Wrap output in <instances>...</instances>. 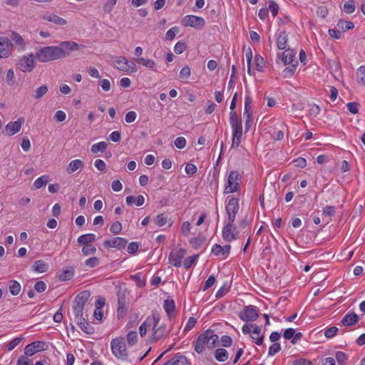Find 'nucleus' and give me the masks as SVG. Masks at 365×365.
<instances>
[{"label":"nucleus","mask_w":365,"mask_h":365,"mask_svg":"<svg viewBox=\"0 0 365 365\" xmlns=\"http://www.w3.org/2000/svg\"><path fill=\"white\" fill-rule=\"evenodd\" d=\"M218 335L215 334L214 331L208 329L202 334H200L195 344V351L197 354H201L204 351L205 347L208 349L214 348L218 341Z\"/></svg>","instance_id":"obj_1"},{"label":"nucleus","mask_w":365,"mask_h":365,"mask_svg":"<svg viewBox=\"0 0 365 365\" xmlns=\"http://www.w3.org/2000/svg\"><path fill=\"white\" fill-rule=\"evenodd\" d=\"M63 54L56 46H49L38 49L35 58L40 62L46 63L61 59Z\"/></svg>","instance_id":"obj_2"},{"label":"nucleus","mask_w":365,"mask_h":365,"mask_svg":"<svg viewBox=\"0 0 365 365\" xmlns=\"http://www.w3.org/2000/svg\"><path fill=\"white\" fill-rule=\"evenodd\" d=\"M91 296L90 292L88 290L80 292L73 301V310L75 315L76 321L84 318L83 310L86 302Z\"/></svg>","instance_id":"obj_3"},{"label":"nucleus","mask_w":365,"mask_h":365,"mask_svg":"<svg viewBox=\"0 0 365 365\" xmlns=\"http://www.w3.org/2000/svg\"><path fill=\"white\" fill-rule=\"evenodd\" d=\"M111 350L115 356L122 360H126L128 352L125 347L124 338L119 337L112 340Z\"/></svg>","instance_id":"obj_4"},{"label":"nucleus","mask_w":365,"mask_h":365,"mask_svg":"<svg viewBox=\"0 0 365 365\" xmlns=\"http://www.w3.org/2000/svg\"><path fill=\"white\" fill-rule=\"evenodd\" d=\"M241 176L237 171H231L227 178V185L225 187L224 192L232 193L239 190Z\"/></svg>","instance_id":"obj_5"},{"label":"nucleus","mask_w":365,"mask_h":365,"mask_svg":"<svg viewBox=\"0 0 365 365\" xmlns=\"http://www.w3.org/2000/svg\"><path fill=\"white\" fill-rule=\"evenodd\" d=\"M239 207V200L237 198L234 197L227 198V202L225 207L226 214L227 215V221L235 222Z\"/></svg>","instance_id":"obj_6"},{"label":"nucleus","mask_w":365,"mask_h":365,"mask_svg":"<svg viewBox=\"0 0 365 365\" xmlns=\"http://www.w3.org/2000/svg\"><path fill=\"white\" fill-rule=\"evenodd\" d=\"M183 25L185 26L193 27L196 29H202L205 25V21L202 17L194 15H187L183 19Z\"/></svg>","instance_id":"obj_7"},{"label":"nucleus","mask_w":365,"mask_h":365,"mask_svg":"<svg viewBox=\"0 0 365 365\" xmlns=\"http://www.w3.org/2000/svg\"><path fill=\"white\" fill-rule=\"evenodd\" d=\"M259 317L257 308L252 305L245 307L243 311L240 313L239 317L243 322L255 321Z\"/></svg>","instance_id":"obj_8"},{"label":"nucleus","mask_w":365,"mask_h":365,"mask_svg":"<svg viewBox=\"0 0 365 365\" xmlns=\"http://www.w3.org/2000/svg\"><path fill=\"white\" fill-rule=\"evenodd\" d=\"M234 222L226 221V224L224 226L222 234L224 240L227 242H231L234 240L237 239L238 232L235 233L236 227L234 226Z\"/></svg>","instance_id":"obj_9"},{"label":"nucleus","mask_w":365,"mask_h":365,"mask_svg":"<svg viewBox=\"0 0 365 365\" xmlns=\"http://www.w3.org/2000/svg\"><path fill=\"white\" fill-rule=\"evenodd\" d=\"M46 344L45 341H36L27 344L24 348V354L26 356H32L36 353L46 349Z\"/></svg>","instance_id":"obj_10"},{"label":"nucleus","mask_w":365,"mask_h":365,"mask_svg":"<svg viewBox=\"0 0 365 365\" xmlns=\"http://www.w3.org/2000/svg\"><path fill=\"white\" fill-rule=\"evenodd\" d=\"M186 255L185 249L180 248L178 250L174 252L172 251L168 257L169 263L175 267H180L182 266V260Z\"/></svg>","instance_id":"obj_11"},{"label":"nucleus","mask_w":365,"mask_h":365,"mask_svg":"<svg viewBox=\"0 0 365 365\" xmlns=\"http://www.w3.org/2000/svg\"><path fill=\"white\" fill-rule=\"evenodd\" d=\"M56 46L64 53L62 56V58H63L68 56L71 52L78 50L81 46L75 41H61L60 44Z\"/></svg>","instance_id":"obj_12"},{"label":"nucleus","mask_w":365,"mask_h":365,"mask_svg":"<svg viewBox=\"0 0 365 365\" xmlns=\"http://www.w3.org/2000/svg\"><path fill=\"white\" fill-rule=\"evenodd\" d=\"M35 67L33 54L23 56L19 62V68L23 72H30Z\"/></svg>","instance_id":"obj_13"},{"label":"nucleus","mask_w":365,"mask_h":365,"mask_svg":"<svg viewBox=\"0 0 365 365\" xmlns=\"http://www.w3.org/2000/svg\"><path fill=\"white\" fill-rule=\"evenodd\" d=\"M296 51L294 49L287 48L282 53H277V60H281L284 65L295 63ZM277 63H279L277 61Z\"/></svg>","instance_id":"obj_14"},{"label":"nucleus","mask_w":365,"mask_h":365,"mask_svg":"<svg viewBox=\"0 0 365 365\" xmlns=\"http://www.w3.org/2000/svg\"><path fill=\"white\" fill-rule=\"evenodd\" d=\"M12 43L7 37L0 36V58H8L11 53Z\"/></svg>","instance_id":"obj_15"},{"label":"nucleus","mask_w":365,"mask_h":365,"mask_svg":"<svg viewBox=\"0 0 365 365\" xmlns=\"http://www.w3.org/2000/svg\"><path fill=\"white\" fill-rule=\"evenodd\" d=\"M128 243V240L125 238L115 237L112 238L111 240H106L103 242L104 247H113L118 250L124 249Z\"/></svg>","instance_id":"obj_16"},{"label":"nucleus","mask_w":365,"mask_h":365,"mask_svg":"<svg viewBox=\"0 0 365 365\" xmlns=\"http://www.w3.org/2000/svg\"><path fill=\"white\" fill-rule=\"evenodd\" d=\"M24 122V118L21 117L16 121L9 122L5 127L9 135H14L20 131L22 124Z\"/></svg>","instance_id":"obj_17"},{"label":"nucleus","mask_w":365,"mask_h":365,"mask_svg":"<svg viewBox=\"0 0 365 365\" xmlns=\"http://www.w3.org/2000/svg\"><path fill=\"white\" fill-rule=\"evenodd\" d=\"M11 41L13 45L17 48L19 51H24L26 49V43L23 37L16 31H12L10 36Z\"/></svg>","instance_id":"obj_18"},{"label":"nucleus","mask_w":365,"mask_h":365,"mask_svg":"<svg viewBox=\"0 0 365 365\" xmlns=\"http://www.w3.org/2000/svg\"><path fill=\"white\" fill-rule=\"evenodd\" d=\"M112 62L113 66L118 70L126 71V66L128 63V60L123 56H113L112 57Z\"/></svg>","instance_id":"obj_19"},{"label":"nucleus","mask_w":365,"mask_h":365,"mask_svg":"<svg viewBox=\"0 0 365 365\" xmlns=\"http://www.w3.org/2000/svg\"><path fill=\"white\" fill-rule=\"evenodd\" d=\"M231 246L230 245H225L222 247L218 244H215L212 246V253L216 256H218L220 254H222L225 257H227L230 252Z\"/></svg>","instance_id":"obj_20"},{"label":"nucleus","mask_w":365,"mask_h":365,"mask_svg":"<svg viewBox=\"0 0 365 365\" xmlns=\"http://www.w3.org/2000/svg\"><path fill=\"white\" fill-rule=\"evenodd\" d=\"M359 321V316L352 312L346 314L342 319L341 323L344 327H350L356 324Z\"/></svg>","instance_id":"obj_21"},{"label":"nucleus","mask_w":365,"mask_h":365,"mask_svg":"<svg viewBox=\"0 0 365 365\" xmlns=\"http://www.w3.org/2000/svg\"><path fill=\"white\" fill-rule=\"evenodd\" d=\"M253 101L250 96L245 98L244 116L245 118H253Z\"/></svg>","instance_id":"obj_22"},{"label":"nucleus","mask_w":365,"mask_h":365,"mask_svg":"<svg viewBox=\"0 0 365 365\" xmlns=\"http://www.w3.org/2000/svg\"><path fill=\"white\" fill-rule=\"evenodd\" d=\"M128 295L127 289L125 287L119 286L117 292L118 304H128Z\"/></svg>","instance_id":"obj_23"},{"label":"nucleus","mask_w":365,"mask_h":365,"mask_svg":"<svg viewBox=\"0 0 365 365\" xmlns=\"http://www.w3.org/2000/svg\"><path fill=\"white\" fill-rule=\"evenodd\" d=\"M167 333L166 327L165 325H160L152 334L151 342H156L163 339Z\"/></svg>","instance_id":"obj_24"},{"label":"nucleus","mask_w":365,"mask_h":365,"mask_svg":"<svg viewBox=\"0 0 365 365\" xmlns=\"http://www.w3.org/2000/svg\"><path fill=\"white\" fill-rule=\"evenodd\" d=\"M77 324L83 331L85 333L88 334H93L95 332V329L86 322L85 318L80 319L76 320Z\"/></svg>","instance_id":"obj_25"},{"label":"nucleus","mask_w":365,"mask_h":365,"mask_svg":"<svg viewBox=\"0 0 365 365\" xmlns=\"http://www.w3.org/2000/svg\"><path fill=\"white\" fill-rule=\"evenodd\" d=\"M84 166V163L82 160L79 159H76L72 161H71L67 166L66 172L68 174H71L78 169H81Z\"/></svg>","instance_id":"obj_26"},{"label":"nucleus","mask_w":365,"mask_h":365,"mask_svg":"<svg viewBox=\"0 0 365 365\" xmlns=\"http://www.w3.org/2000/svg\"><path fill=\"white\" fill-rule=\"evenodd\" d=\"M164 309L170 318L175 316V304L173 299H168L164 302Z\"/></svg>","instance_id":"obj_27"},{"label":"nucleus","mask_w":365,"mask_h":365,"mask_svg":"<svg viewBox=\"0 0 365 365\" xmlns=\"http://www.w3.org/2000/svg\"><path fill=\"white\" fill-rule=\"evenodd\" d=\"M125 201L128 205H132L133 204H135L136 206L139 207L143 205L145 202V198L141 195H139L137 197L129 195L126 197Z\"/></svg>","instance_id":"obj_28"},{"label":"nucleus","mask_w":365,"mask_h":365,"mask_svg":"<svg viewBox=\"0 0 365 365\" xmlns=\"http://www.w3.org/2000/svg\"><path fill=\"white\" fill-rule=\"evenodd\" d=\"M287 41H288V38H287V34L286 31H281L279 34L277 39V48L280 50L285 49L287 47Z\"/></svg>","instance_id":"obj_29"},{"label":"nucleus","mask_w":365,"mask_h":365,"mask_svg":"<svg viewBox=\"0 0 365 365\" xmlns=\"http://www.w3.org/2000/svg\"><path fill=\"white\" fill-rule=\"evenodd\" d=\"M48 269V264L41 259L36 260L32 266V269L38 273H44Z\"/></svg>","instance_id":"obj_30"},{"label":"nucleus","mask_w":365,"mask_h":365,"mask_svg":"<svg viewBox=\"0 0 365 365\" xmlns=\"http://www.w3.org/2000/svg\"><path fill=\"white\" fill-rule=\"evenodd\" d=\"M78 242L81 245H88L96 241V235L94 234H84L78 238Z\"/></svg>","instance_id":"obj_31"},{"label":"nucleus","mask_w":365,"mask_h":365,"mask_svg":"<svg viewBox=\"0 0 365 365\" xmlns=\"http://www.w3.org/2000/svg\"><path fill=\"white\" fill-rule=\"evenodd\" d=\"M44 19H46L48 21L53 22L57 25H66L67 24V21L66 19L56 15V14H49L44 17Z\"/></svg>","instance_id":"obj_32"},{"label":"nucleus","mask_w":365,"mask_h":365,"mask_svg":"<svg viewBox=\"0 0 365 365\" xmlns=\"http://www.w3.org/2000/svg\"><path fill=\"white\" fill-rule=\"evenodd\" d=\"M336 26L338 29H339L341 31L343 32L352 29L354 27V24L352 21H349L344 19H340L338 21Z\"/></svg>","instance_id":"obj_33"},{"label":"nucleus","mask_w":365,"mask_h":365,"mask_svg":"<svg viewBox=\"0 0 365 365\" xmlns=\"http://www.w3.org/2000/svg\"><path fill=\"white\" fill-rule=\"evenodd\" d=\"M74 272V269L71 267L66 269H63V272L59 275V279L62 282L70 280L73 277Z\"/></svg>","instance_id":"obj_34"},{"label":"nucleus","mask_w":365,"mask_h":365,"mask_svg":"<svg viewBox=\"0 0 365 365\" xmlns=\"http://www.w3.org/2000/svg\"><path fill=\"white\" fill-rule=\"evenodd\" d=\"M21 284L16 280H11L9 283V292L12 295H18L21 292Z\"/></svg>","instance_id":"obj_35"},{"label":"nucleus","mask_w":365,"mask_h":365,"mask_svg":"<svg viewBox=\"0 0 365 365\" xmlns=\"http://www.w3.org/2000/svg\"><path fill=\"white\" fill-rule=\"evenodd\" d=\"M228 352L225 349H217L215 351V357L218 361H225L228 359Z\"/></svg>","instance_id":"obj_36"},{"label":"nucleus","mask_w":365,"mask_h":365,"mask_svg":"<svg viewBox=\"0 0 365 365\" xmlns=\"http://www.w3.org/2000/svg\"><path fill=\"white\" fill-rule=\"evenodd\" d=\"M291 67H287L283 70L282 75L284 78H290L294 74L297 66H298V61H295V63H291Z\"/></svg>","instance_id":"obj_37"},{"label":"nucleus","mask_w":365,"mask_h":365,"mask_svg":"<svg viewBox=\"0 0 365 365\" xmlns=\"http://www.w3.org/2000/svg\"><path fill=\"white\" fill-rule=\"evenodd\" d=\"M255 65L256 69L258 71L262 72L265 66V61L263 57L260 55H255Z\"/></svg>","instance_id":"obj_38"},{"label":"nucleus","mask_w":365,"mask_h":365,"mask_svg":"<svg viewBox=\"0 0 365 365\" xmlns=\"http://www.w3.org/2000/svg\"><path fill=\"white\" fill-rule=\"evenodd\" d=\"M108 143L106 142L102 141L98 143L93 144L91 147V152L93 153H96L98 151L104 152L107 148Z\"/></svg>","instance_id":"obj_39"},{"label":"nucleus","mask_w":365,"mask_h":365,"mask_svg":"<svg viewBox=\"0 0 365 365\" xmlns=\"http://www.w3.org/2000/svg\"><path fill=\"white\" fill-rule=\"evenodd\" d=\"M135 61L138 63L142 64L145 67L153 69L155 66V63L151 59H145L144 58H137Z\"/></svg>","instance_id":"obj_40"},{"label":"nucleus","mask_w":365,"mask_h":365,"mask_svg":"<svg viewBox=\"0 0 365 365\" xmlns=\"http://www.w3.org/2000/svg\"><path fill=\"white\" fill-rule=\"evenodd\" d=\"M356 80L358 83L365 85V66H361L357 69Z\"/></svg>","instance_id":"obj_41"},{"label":"nucleus","mask_w":365,"mask_h":365,"mask_svg":"<svg viewBox=\"0 0 365 365\" xmlns=\"http://www.w3.org/2000/svg\"><path fill=\"white\" fill-rule=\"evenodd\" d=\"M356 10V4L354 0L346 1L344 5V11L348 14H353Z\"/></svg>","instance_id":"obj_42"},{"label":"nucleus","mask_w":365,"mask_h":365,"mask_svg":"<svg viewBox=\"0 0 365 365\" xmlns=\"http://www.w3.org/2000/svg\"><path fill=\"white\" fill-rule=\"evenodd\" d=\"M48 178L47 175H42L38 178L34 182V186L35 189H40L43 185H45L48 182Z\"/></svg>","instance_id":"obj_43"},{"label":"nucleus","mask_w":365,"mask_h":365,"mask_svg":"<svg viewBox=\"0 0 365 365\" xmlns=\"http://www.w3.org/2000/svg\"><path fill=\"white\" fill-rule=\"evenodd\" d=\"M48 88L46 85H43L40 86L35 91L34 98L36 100H39L48 92Z\"/></svg>","instance_id":"obj_44"},{"label":"nucleus","mask_w":365,"mask_h":365,"mask_svg":"<svg viewBox=\"0 0 365 365\" xmlns=\"http://www.w3.org/2000/svg\"><path fill=\"white\" fill-rule=\"evenodd\" d=\"M138 334L135 331H130L127 334V342L130 346L135 345L138 341Z\"/></svg>","instance_id":"obj_45"},{"label":"nucleus","mask_w":365,"mask_h":365,"mask_svg":"<svg viewBox=\"0 0 365 365\" xmlns=\"http://www.w3.org/2000/svg\"><path fill=\"white\" fill-rule=\"evenodd\" d=\"M173 365H185L187 359L185 356L179 355L170 360Z\"/></svg>","instance_id":"obj_46"},{"label":"nucleus","mask_w":365,"mask_h":365,"mask_svg":"<svg viewBox=\"0 0 365 365\" xmlns=\"http://www.w3.org/2000/svg\"><path fill=\"white\" fill-rule=\"evenodd\" d=\"M336 359L339 365H345L346 361L348 360L347 355L341 351H338L335 354Z\"/></svg>","instance_id":"obj_47"},{"label":"nucleus","mask_w":365,"mask_h":365,"mask_svg":"<svg viewBox=\"0 0 365 365\" xmlns=\"http://www.w3.org/2000/svg\"><path fill=\"white\" fill-rule=\"evenodd\" d=\"M130 278L134 280L139 287H143L145 285V280L143 277L141 273H138L135 275L130 277Z\"/></svg>","instance_id":"obj_48"},{"label":"nucleus","mask_w":365,"mask_h":365,"mask_svg":"<svg viewBox=\"0 0 365 365\" xmlns=\"http://www.w3.org/2000/svg\"><path fill=\"white\" fill-rule=\"evenodd\" d=\"M180 29L178 26H174L170 29L165 34V39L172 41L175 38L176 34L179 32Z\"/></svg>","instance_id":"obj_49"},{"label":"nucleus","mask_w":365,"mask_h":365,"mask_svg":"<svg viewBox=\"0 0 365 365\" xmlns=\"http://www.w3.org/2000/svg\"><path fill=\"white\" fill-rule=\"evenodd\" d=\"M127 311L128 304H118L117 316L118 319L124 317Z\"/></svg>","instance_id":"obj_50"},{"label":"nucleus","mask_w":365,"mask_h":365,"mask_svg":"<svg viewBox=\"0 0 365 365\" xmlns=\"http://www.w3.org/2000/svg\"><path fill=\"white\" fill-rule=\"evenodd\" d=\"M197 257H198V255H194L186 257L183 262L184 267L185 269H188L192 266V264L194 263V262L197 259Z\"/></svg>","instance_id":"obj_51"},{"label":"nucleus","mask_w":365,"mask_h":365,"mask_svg":"<svg viewBox=\"0 0 365 365\" xmlns=\"http://www.w3.org/2000/svg\"><path fill=\"white\" fill-rule=\"evenodd\" d=\"M99 263L100 261L98 258H97L96 257L88 258L85 261L86 266H87L89 268H94L97 267L99 264Z\"/></svg>","instance_id":"obj_52"},{"label":"nucleus","mask_w":365,"mask_h":365,"mask_svg":"<svg viewBox=\"0 0 365 365\" xmlns=\"http://www.w3.org/2000/svg\"><path fill=\"white\" fill-rule=\"evenodd\" d=\"M232 128V136H242V123H236V125H231Z\"/></svg>","instance_id":"obj_53"},{"label":"nucleus","mask_w":365,"mask_h":365,"mask_svg":"<svg viewBox=\"0 0 365 365\" xmlns=\"http://www.w3.org/2000/svg\"><path fill=\"white\" fill-rule=\"evenodd\" d=\"M146 320L149 321L150 326H152L153 324H158L160 320V317L157 312H153L152 317H147Z\"/></svg>","instance_id":"obj_54"},{"label":"nucleus","mask_w":365,"mask_h":365,"mask_svg":"<svg viewBox=\"0 0 365 365\" xmlns=\"http://www.w3.org/2000/svg\"><path fill=\"white\" fill-rule=\"evenodd\" d=\"M167 221L168 217L166 215L159 214L157 215L155 222L158 226L162 227L166 224Z\"/></svg>","instance_id":"obj_55"},{"label":"nucleus","mask_w":365,"mask_h":365,"mask_svg":"<svg viewBox=\"0 0 365 365\" xmlns=\"http://www.w3.org/2000/svg\"><path fill=\"white\" fill-rule=\"evenodd\" d=\"M23 336H19L14 338L13 340H11L8 344H7V350L11 351L13 350L16 346H18L20 342L23 340Z\"/></svg>","instance_id":"obj_56"},{"label":"nucleus","mask_w":365,"mask_h":365,"mask_svg":"<svg viewBox=\"0 0 365 365\" xmlns=\"http://www.w3.org/2000/svg\"><path fill=\"white\" fill-rule=\"evenodd\" d=\"M281 345L280 344L275 342L273 344H272L269 348V356H274L278 352L281 351Z\"/></svg>","instance_id":"obj_57"},{"label":"nucleus","mask_w":365,"mask_h":365,"mask_svg":"<svg viewBox=\"0 0 365 365\" xmlns=\"http://www.w3.org/2000/svg\"><path fill=\"white\" fill-rule=\"evenodd\" d=\"M6 81L9 86H13L15 83L14 72L12 68H10L6 72Z\"/></svg>","instance_id":"obj_58"},{"label":"nucleus","mask_w":365,"mask_h":365,"mask_svg":"<svg viewBox=\"0 0 365 365\" xmlns=\"http://www.w3.org/2000/svg\"><path fill=\"white\" fill-rule=\"evenodd\" d=\"M186 49V43L183 41H178L174 47V51L177 54H181Z\"/></svg>","instance_id":"obj_59"},{"label":"nucleus","mask_w":365,"mask_h":365,"mask_svg":"<svg viewBox=\"0 0 365 365\" xmlns=\"http://www.w3.org/2000/svg\"><path fill=\"white\" fill-rule=\"evenodd\" d=\"M96 252V248L91 245L84 246L82 248V253L83 255L87 256L89 255H93Z\"/></svg>","instance_id":"obj_60"},{"label":"nucleus","mask_w":365,"mask_h":365,"mask_svg":"<svg viewBox=\"0 0 365 365\" xmlns=\"http://www.w3.org/2000/svg\"><path fill=\"white\" fill-rule=\"evenodd\" d=\"M116 3L117 0H108L103 5V11L106 13H110L113 9V7Z\"/></svg>","instance_id":"obj_61"},{"label":"nucleus","mask_w":365,"mask_h":365,"mask_svg":"<svg viewBox=\"0 0 365 365\" xmlns=\"http://www.w3.org/2000/svg\"><path fill=\"white\" fill-rule=\"evenodd\" d=\"M122 230V225L120 222H113L110 227V232L115 234V235H117V234H119Z\"/></svg>","instance_id":"obj_62"},{"label":"nucleus","mask_w":365,"mask_h":365,"mask_svg":"<svg viewBox=\"0 0 365 365\" xmlns=\"http://www.w3.org/2000/svg\"><path fill=\"white\" fill-rule=\"evenodd\" d=\"M140 246V243L136 242H132L128 245L127 251L129 254L133 255L138 251Z\"/></svg>","instance_id":"obj_63"},{"label":"nucleus","mask_w":365,"mask_h":365,"mask_svg":"<svg viewBox=\"0 0 365 365\" xmlns=\"http://www.w3.org/2000/svg\"><path fill=\"white\" fill-rule=\"evenodd\" d=\"M29 357L25 354L21 356L17 360L16 365H33L32 361Z\"/></svg>","instance_id":"obj_64"}]
</instances>
